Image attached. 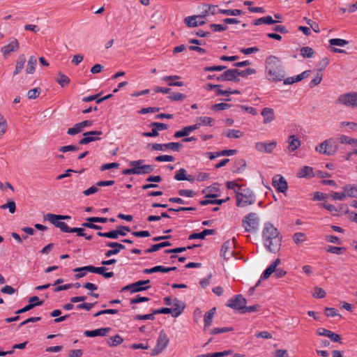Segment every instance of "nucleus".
<instances>
[{
    "label": "nucleus",
    "mask_w": 357,
    "mask_h": 357,
    "mask_svg": "<svg viewBox=\"0 0 357 357\" xmlns=\"http://www.w3.org/2000/svg\"><path fill=\"white\" fill-rule=\"evenodd\" d=\"M262 238L268 251L273 253L279 252L282 245V236L272 223L268 222L264 224Z\"/></svg>",
    "instance_id": "nucleus-1"
},
{
    "label": "nucleus",
    "mask_w": 357,
    "mask_h": 357,
    "mask_svg": "<svg viewBox=\"0 0 357 357\" xmlns=\"http://www.w3.org/2000/svg\"><path fill=\"white\" fill-rule=\"evenodd\" d=\"M265 66L268 80L278 82L285 77V71L279 57L274 55L268 56L266 59Z\"/></svg>",
    "instance_id": "nucleus-2"
},
{
    "label": "nucleus",
    "mask_w": 357,
    "mask_h": 357,
    "mask_svg": "<svg viewBox=\"0 0 357 357\" xmlns=\"http://www.w3.org/2000/svg\"><path fill=\"white\" fill-rule=\"evenodd\" d=\"M235 197L236 199V206L238 207H245L252 205L256 202V195L253 191L248 188H242L239 191H236Z\"/></svg>",
    "instance_id": "nucleus-3"
},
{
    "label": "nucleus",
    "mask_w": 357,
    "mask_h": 357,
    "mask_svg": "<svg viewBox=\"0 0 357 357\" xmlns=\"http://www.w3.org/2000/svg\"><path fill=\"white\" fill-rule=\"evenodd\" d=\"M173 302H174V307L170 308V307H162L159 309L153 310V314H171L173 317H178L183 313L186 305L184 302L179 301L176 298H174L173 299Z\"/></svg>",
    "instance_id": "nucleus-4"
},
{
    "label": "nucleus",
    "mask_w": 357,
    "mask_h": 357,
    "mask_svg": "<svg viewBox=\"0 0 357 357\" xmlns=\"http://www.w3.org/2000/svg\"><path fill=\"white\" fill-rule=\"evenodd\" d=\"M44 220H47L52 223L54 227L59 228L62 232L66 231L70 227L68 225L61 221L66 220H70L71 217L67 215H59L54 213H47L43 216Z\"/></svg>",
    "instance_id": "nucleus-5"
},
{
    "label": "nucleus",
    "mask_w": 357,
    "mask_h": 357,
    "mask_svg": "<svg viewBox=\"0 0 357 357\" xmlns=\"http://www.w3.org/2000/svg\"><path fill=\"white\" fill-rule=\"evenodd\" d=\"M107 268L105 266L96 267L93 265H88L82 267H77L73 269L74 272H81L82 271H89V273L101 275L105 278H111L114 277V272H107Z\"/></svg>",
    "instance_id": "nucleus-6"
},
{
    "label": "nucleus",
    "mask_w": 357,
    "mask_h": 357,
    "mask_svg": "<svg viewBox=\"0 0 357 357\" xmlns=\"http://www.w3.org/2000/svg\"><path fill=\"white\" fill-rule=\"evenodd\" d=\"M243 226L247 232L255 231L259 225V218L255 213H250L242 220Z\"/></svg>",
    "instance_id": "nucleus-7"
},
{
    "label": "nucleus",
    "mask_w": 357,
    "mask_h": 357,
    "mask_svg": "<svg viewBox=\"0 0 357 357\" xmlns=\"http://www.w3.org/2000/svg\"><path fill=\"white\" fill-rule=\"evenodd\" d=\"M336 103L354 108L357 107V91H352L340 95Z\"/></svg>",
    "instance_id": "nucleus-8"
},
{
    "label": "nucleus",
    "mask_w": 357,
    "mask_h": 357,
    "mask_svg": "<svg viewBox=\"0 0 357 357\" xmlns=\"http://www.w3.org/2000/svg\"><path fill=\"white\" fill-rule=\"evenodd\" d=\"M246 304L247 300L243 296L242 294H236L227 301L226 306L242 313Z\"/></svg>",
    "instance_id": "nucleus-9"
},
{
    "label": "nucleus",
    "mask_w": 357,
    "mask_h": 357,
    "mask_svg": "<svg viewBox=\"0 0 357 357\" xmlns=\"http://www.w3.org/2000/svg\"><path fill=\"white\" fill-rule=\"evenodd\" d=\"M183 145L180 142H169L167 144H149L148 148L151 151H165L167 149L179 152Z\"/></svg>",
    "instance_id": "nucleus-10"
},
{
    "label": "nucleus",
    "mask_w": 357,
    "mask_h": 357,
    "mask_svg": "<svg viewBox=\"0 0 357 357\" xmlns=\"http://www.w3.org/2000/svg\"><path fill=\"white\" fill-rule=\"evenodd\" d=\"M169 340L165 333L164 330H162L157 340L155 347L152 349L151 355L152 356H157L160 354L168 345Z\"/></svg>",
    "instance_id": "nucleus-11"
},
{
    "label": "nucleus",
    "mask_w": 357,
    "mask_h": 357,
    "mask_svg": "<svg viewBox=\"0 0 357 357\" xmlns=\"http://www.w3.org/2000/svg\"><path fill=\"white\" fill-rule=\"evenodd\" d=\"M337 149V145H333L332 139H328L317 146L315 150L320 153L330 156L333 155L336 153Z\"/></svg>",
    "instance_id": "nucleus-12"
},
{
    "label": "nucleus",
    "mask_w": 357,
    "mask_h": 357,
    "mask_svg": "<svg viewBox=\"0 0 357 357\" xmlns=\"http://www.w3.org/2000/svg\"><path fill=\"white\" fill-rule=\"evenodd\" d=\"M272 185L278 192L285 193L288 189L287 181L280 174H276L273 177Z\"/></svg>",
    "instance_id": "nucleus-13"
},
{
    "label": "nucleus",
    "mask_w": 357,
    "mask_h": 357,
    "mask_svg": "<svg viewBox=\"0 0 357 357\" xmlns=\"http://www.w3.org/2000/svg\"><path fill=\"white\" fill-rule=\"evenodd\" d=\"M217 80L219 82H239L240 78L236 77V68L227 69L222 74L217 77Z\"/></svg>",
    "instance_id": "nucleus-14"
},
{
    "label": "nucleus",
    "mask_w": 357,
    "mask_h": 357,
    "mask_svg": "<svg viewBox=\"0 0 357 357\" xmlns=\"http://www.w3.org/2000/svg\"><path fill=\"white\" fill-rule=\"evenodd\" d=\"M277 146L276 141L259 142L255 143V149L260 152L266 153H271Z\"/></svg>",
    "instance_id": "nucleus-15"
},
{
    "label": "nucleus",
    "mask_w": 357,
    "mask_h": 357,
    "mask_svg": "<svg viewBox=\"0 0 357 357\" xmlns=\"http://www.w3.org/2000/svg\"><path fill=\"white\" fill-rule=\"evenodd\" d=\"M105 245L107 247L111 248V250H108L105 253L106 257H110L113 255H116L120 252L121 250L126 249V246L118 242L108 241L106 242Z\"/></svg>",
    "instance_id": "nucleus-16"
},
{
    "label": "nucleus",
    "mask_w": 357,
    "mask_h": 357,
    "mask_svg": "<svg viewBox=\"0 0 357 357\" xmlns=\"http://www.w3.org/2000/svg\"><path fill=\"white\" fill-rule=\"evenodd\" d=\"M92 124V121L84 120L80 123L75 124L73 127L68 128L67 133L69 135H75L81 132L83 128L91 126Z\"/></svg>",
    "instance_id": "nucleus-17"
},
{
    "label": "nucleus",
    "mask_w": 357,
    "mask_h": 357,
    "mask_svg": "<svg viewBox=\"0 0 357 357\" xmlns=\"http://www.w3.org/2000/svg\"><path fill=\"white\" fill-rule=\"evenodd\" d=\"M200 128V124L195 123L194 125L188 126L183 127L181 130L176 131L174 134V137L175 138H181L184 137H188L190 132L197 130Z\"/></svg>",
    "instance_id": "nucleus-18"
},
{
    "label": "nucleus",
    "mask_w": 357,
    "mask_h": 357,
    "mask_svg": "<svg viewBox=\"0 0 357 357\" xmlns=\"http://www.w3.org/2000/svg\"><path fill=\"white\" fill-rule=\"evenodd\" d=\"M98 236L112 238V239H117L119 236H126V232H124L118 229L116 227V229H112L107 232L98 231L96 234Z\"/></svg>",
    "instance_id": "nucleus-19"
},
{
    "label": "nucleus",
    "mask_w": 357,
    "mask_h": 357,
    "mask_svg": "<svg viewBox=\"0 0 357 357\" xmlns=\"http://www.w3.org/2000/svg\"><path fill=\"white\" fill-rule=\"evenodd\" d=\"M20 48V44L16 38H13L9 44L4 45L1 47V52L3 56L6 57L11 52L17 51Z\"/></svg>",
    "instance_id": "nucleus-20"
},
{
    "label": "nucleus",
    "mask_w": 357,
    "mask_h": 357,
    "mask_svg": "<svg viewBox=\"0 0 357 357\" xmlns=\"http://www.w3.org/2000/svg\"><path fill=\"white\" fill-rule=\"evenodd\" d=\"M111 330H112V328L109 327L100 328H97V329H94V330H91V331H85L84 332V335L88 337H97V336L104 337V336H106L107 335V333L109 331H111Z\"/></svg>",
    "instance_id": "nucleus-21"
},
{
    "label": "nucleus",
    "mask_w": 357,
    "mask_h": 357,
    "mask_svg": "<svg viewBox=\"0 0 357 357\" xmlns=\"http://www.w3.org/2000/svg\"><path fill=\"white\" fill-rule=\"evenodd\" d=\"M233 243H235L236 242V238H232ZM232 244V242L230 241V240L226 241L222 245L221 250H220V256L221 257H223L225 260H228L229 259L230 256H232L234 255V251H231L229 253V255H227V252L230 250L231 245Z\"/></svg>",
    "instance_id": "nucleus-22"
},
{
    "label": "nucleus",
    "mask_w": 357,
    "mask_h": 357,
    "mask_svg": "<svg viewBox=\"0 0 357 357\" xmlns=\"http://www.w3.org/2000/svg\"><path fill=\"white\" fill-rule=\"evenodd\" d=\"M216 230L214 229H204L202 231L199 233L193 232L188 236L189 240L194 239H201L203 240L208 235H215L216 234Z\"/></svg>",
    "instance_id": "nucleus-23"
},
{
    "label": "nucleus",
    "mask_w": 357,
    "mask_h": 357,
    "mask_svg": "<svg viewBox=\"0 0 357 357\" xmlns=\"http://www.w3.org/2000/svg\"><path fill=\"white\" fill-rule=\"evenodd\" d=\"M144 160H132L129 162V166H134L135 174H146V165H144Z\"/></svg>",
    "instance_id": "nucleus-24"
},
{
    "label": "nucleus",
    "mask_w": 357,
    "mask_h": 357,
    "mask_svg": "<svg viewBox=\"0 0 357 357\" xmlns=\"http://www.w3.org/2000/svg\"><path fill=\"white\" fill-rule=\"evenodd\" d=\"M261 114L264 117L263 122L265 124L272 122L275 119L274 110L272 108L264 107L261 110Z\"/></svg>",
    "instance_id": "nucleus-25"
},
{
    "label": "nucleus",
    "mask_w": 357,
    "mask_h": 357,
    "mask_svg": "<svg viewBox=\"0 0 357 357\" xmlns=\"http://www.w3.org/2000/svg\"><path fill=\"white\" fill-rule=\"evenodd\" d=\"M216 312V307H214L211 308L210 310L207 311L204 317V330L206 331L207 328H208L213 322V319Z\"/></svg>",
    "instance_id": "nucleus-26"
},
{
    "label": "nucleus",
    "mask_w": 357,
    "mask_h": 357,
    "mask_svg": "<svg viewBox=\"0 0 357 357\" xmlns=\"http://www.w3.org/2000/svg\"><path fill=\"white\" fill-rule=\"evenodd\" d=\"M277 22H278V21L275 20H273L272 16L267 15V16H264V17L254 20L252 22V24H253L255 26H259L261 24L272 25V24H276Z\"/></svg>",
    "instance_id": "nucleus-27"
},
{
    "label": "nucleus",
    "mask_w": 357,
    "mask_h": 357,
    "mask_svg": "<svg viewBox=\"0 0 357 357\" xmlns=\"http://www.w3.org/2000/svg\"><path fill=\"white\" fill-rule=\"evenodd\" d=\"M218 6L212 4H203V10L202 14L199 15L200 17H205L208 15H215L218 13Z\"/></svg>",
    "instance_id": "nucleus-28"
},
{
    "label": "nucleus",
    "mask_w": 357,
    "mask_h": 357,
    "mask_svg": "<svg viewBox=\"0 0 357 357\" xmlns=\"http://www.w3.org/2000/svg\"><path fill=\"white\" fill-rule=\"evenodd\" d=\"M26 61V58L24 54H20L17 57L16 61L15 69L13 71V75L15 76L18 75L24 68L25 63Z\"/></svg>",
    "instance_id": "nucleus-29"
},
{
    "label": "nucleus",
    "mask_w": 357,
    "mask_h": 357,
    "mask_svg": "<svg viewBox=\"0 0 357 357\" xmlns=\"http://www.w3.org/2000/svg\"><path fill=\"white\" fill-rule=\"evenodd\" d=\"M102 130H91L89 132H86L83 133V136H85L87 140L88 144L95 142L97 140L101 139V138L98 137V136L102 135Z\"/></svg>",
    "instance_id": "nucleus-30"
},
{
    "label": "nucleus",
    "mask_w": 357,
    "mask_h": 357,
    "mask_svg": "<svg viewBox=\"0 0 357 357\" xmlns=\"http://www.w3.org/2000/svg\"><path fill=\"white\" fill-rule=\"evenodd\" d=\"M298 176L299 178H312L315 176V174L313 173V168L310 166H304L301 169L299 172L298 173Z\"/></svg>",
    "instance_id": "nucleus-31"
},
{
    "label": "nucleus",
    "mask_w": 357,
    "mask_h": 357,
    "mask_svg": "<svg viewBox=\"0 0 357 357\" xmlns=\"http://www.w3.org/2000/svg\"><path fill=\"white\" fill-rule=\"evenodd\" d=\"M288 143V149L290 151H296L301 145V142L299 139L294 135H291L289 137Z\"/></svg>",
    "instance_id": "nucleus-32"
},
{
    "label": "nucleus",
    "mask_w": 357,
    "mask_h": 357,
    "mask_svg": "<svg viewBox=\"0 0 357 357\" xmlns=\"http://www.w3.org/2000/svg\"><path fill=\"white\" fill-rule=\"evenodd\" d=\"M246 167V161L245 159H239L235 161L231 169L233 173H240L245 169Z\"/></svg>",
    "instance_id": "nucleus-33"
},
{
    "label": "nucleus",
    "mask_w": 357,
    "mask_h": 357,
    "mask_svg": "<svg viewBox=\"0 0 357 357\" xmlns=\"http://www.w3.org/2000/svg\"><path fill=\"white\" fill-rule=\"evenodd\" d=\"M55 80L63 88L68 86L70 82V78L61 71L58 73V77Z\"/></svg>",
    "instance_id": "nucleus-34"
},
{
    "label": "nucleus",
    "mask_w": 357,
    "mask_h": 357,
    "mask_svg": "<svg viewBox=\"0 0 357 357\" xmlns=\"http://www.w3.org/2000/svg\"><path fill=\"white\" fill-rule=\"evenodd\" d=\"M218 13L225 15L236 16L245 13L240 9H218Z\"/></svg>",
    "instance_id": "nucleus-35"
},
{
    "label": "nucleus",
    "mask_w": 357,
    "mask_h": 357,
    "mask_svg": "<svg viewBox=\"0 0 357 357\" xmlns=\"http://www.w3.org/2000/svg\"><path fill=\"white\" fill-rule=\"evenodd\" d=\"M37 59L34 56H31L29 61L26 68V72L28 74H33L35 72Z\"/></svg>",
    "instance_id": "nucleus-36"
},
{
    "label": "nucleus",
    "mask_w": 357,
    "mask_h": 357,
    "mask_svg": "<svg viewBox=\"0 0 357 357\" xmlns=\"http://www.w3.org/2000/svg\"><path fill=\"white\" fill-rule=\"evenodd\" d=\"M256 70L255 68H248L245 70H239L236 68V77H247L250 75L255 74Z\"/></svg>",
    "instance_id": "nucleus-37"
},
{
    "label": "nucleus",
    "mask_w": 357,
    "mask_h": 357,
    "mask_svg": "<svg viewBox=\"0 0 357 357\" xmlns=\"http://www.w3.org/2000/svg\"><path fill=\"white\" fill-rule=\"evenodd\" d=\"M197 18H201L199 15L188 16L184 19V23L188 27L197 26Z\"/></svg>",
    "instance_id": "nucleus-38"
},
{
    "label": "nucleus",
    "mask_w": 357,
    "mask_h": 357,
    "mask_svg": "<svg viewBox=\"0 0 357 357\" xmlns=\"http://www.w3.org/2000/svg\"><path fill=\"white\" fill-rule=\"evenodd\" d=\"M328 43L331 47L334 46L344 47L349 44L348 40L341 38H332L329 40Z\"/></svg>",
    "instance_id": "nucleus-39"
},
{
    "label": "nucleus",
    "mask_w": 357,
    "mask_h": 357,
    "mask_svg": "<svg viewBox=\"0 0 357 357\" xmlns=\"http://www.w3.org/2000/svg\"><path fill=\"white\" fill-rule=\"evenodd\" d=\"M132 284V288H133V293L146 291L151 288V286H144L143 283L142 282L141 280H138Z\"/></svg>",
    "instance_id": "nucleus-40"
},
{
    "label": "nucleus",
    "mask_w": 357,
    "mask_h": 357,
    "mask_svg": "<svg viewBox=\"0 0 357 357\" xmlns=\"http://www.w3.org/2000/svg\"><path fill=\"white\" fill-rule=\"evenodd\" d=\"M219 196V193H209L206 195L205 197L212 199V204L220 206L222 204L225 203V200H223V199H216Z\"/></svg>",
    "instance_id": "nucleus-41"
},
{
    "label": "nucleus",
    "mask_w": 357,
    "mask_h": 357,
    "mask_svg": "<svg viewBox=\"0 0 357 357\" xmlns=\"http://www.w3.org/2000/svg\"><path fill=\"white\" fill-rule=\"evenodd\" d=\"M1 209L8 208L10 213H14L16 211V204L13 199H8L7 203L0 206Z\"/></svg>",
    "instance_id": "nucleus-42"
},
{
    "label": "nucleus",
    "mask_w": 357,
    "mask_h": 357,
    "mask_svg": "<svg viewBox=\"0 0 357 357\" xmlns=\"http://www.w3.org/2000/svg\"><path fill=\"white\" fill-rule=\"evenodd\" d=\"M150 128H151V131L150 132H144L142 134L144 137H155L159 135L158 130L157 128H155V126L154 125V123H151L149 126Z\"/></svg>",
    "instance_id": "nucleus-43"
},
{
    "label": "nucleus",
    "mask_w": 357,
    "mask_h": 357,
    "mask_svg": "<svg viewBox=\"0 0 357 357\" xmlns=\"http://www.w3.org/2000/svg\"><path fill=\"white\" fill-rule=\"evenodd\" d=\"M326 252H330V253L341 255L347 250V248L328 245V247L326 248Z\"/></svg>",
    "instance_id": "nucleus-44"
},
{
    "label": "nucleus",
    "mask_w": 357,
    "mask_h": 357,
    "mask_svg": "<svg viewBox=\"0 0 357 357\" xmlns=\"http://www.w3.org/2000/svg\"><path fill=\"white\" fill-rule=\"evenodd\" d=\"M227 137L239 138L243 136V132L239 130L228 129L226 133H223Z\"/></svg>",
    "instance_id": "nucleus-45"
},
{
    "label": "nucleus",
    "mask_w": 357,
    "mask_h": 357,
    "mask_svg": "<svg viewBox=\"0 0 357 357\" xmlns=\"http://www.w3.org/2000/svg\"><path fill=\"white\" fill-rule=\"evenodd\" d=\"M231 107V105L228 104L227 102H220V103H216V104L212 105L211 107V109L213 111H215V112H218V111L229 109Z\"/></svg>",
    "instance_id": "nucleus-46"
},
{
    "label": "nucleus",
    "mask_w": 357,
    "mask_h": 357,
    "mask_svg": "<svg viewBox=\"0 0 357 357\" xmlns=\"http://www.w3.org/2000/svg\"><path fill=\"white\" fill-rule=\"evenodd\" d=\"M197 120L199 121L197 124H200V126L202 125L213 126L215 122V120L213 118L208 116H200L197 118Z\"/></svg>",
    "instance_id": "nucleus-47"
},
{
    "label": "nucleus",
    "mask_w": 357,
    "mask_h": 357,
    "mask_svg": "<svg viewBox=\"0 0 357 357\" xmlns=\"http://www.w3.org/2000/svg\"><path fill=\"white\" fill-rule=\"evenodd\" d=\"M314 54V50L310 47H303L301 49V55L304 58H312Z\"/></svg>",
    "instance_id": "nucleus-48"
},
{
    "label": "nucleus",
    "mask_w": 357,
    "mask_h": 357,
    "mask_svg": "<svg viewBox=\"0 0 357 357\" xmlns=\"http://www.w3.org/2000/svg\"><path fill=\"white\" fill-rule=\"evenodd\" d=\"M340 142L341 144H353L357 147V139L351 138L346 135H341L340 137Z\"/></svg>",
    "instance_id": "nucleus-49"
},
{
    "label": "nucleus",
    "mask_w": 357,
    "mask_h": 357,
    "mask_svg": "<svg viewBox=\"0 0 357 357\" xmlns=\"http://www.w3.org/2000/svg\"><path fill=\"white\" fill-rule=\"evenodd\" d=\"M155 314H153V310H151V313L147 314H136L133 317L135 320H154Z\"/></svg>",
    "instance_id": "nucleus-50"
},
{
    "label": "nucleus",
    "mask_w": 357,
    "mask_h": 357,
    "mask_svg": "<svg viewBox=\"0 0 357 357\" xmlns=\"http://www.w3.org/2000/svg\"><path fill=\"white\" fill-rule=\"evenodd\" d=\"M167 98L171 101H183L186 98V96L181 93H173L167 96Z\"/></svg>",
    "instance_id": "nucleus-51"
},
{
    "label": "nucleus",
    "mask_w": 357,
    "mask_h": 357,
    "mask_svg": "<svg viewBox=\"0 0 357 357\" xmlns=\"http://www.w3.org/2000/svg\"><path fill=\"white\" fill-rule=\"evenodd\" d=\"M43 303L44 301H40L37 296H33L29 298V304H30L33 308L37 306H41Z\"/></svg>",
    "instance_id": "nucleus-52"
},
{
    "label": "nucleus",
    "mask_w": 357,
    "mask_h": 357,
    "mask_svg": "<svg viewBox=\"0 0 357 357\" xmlns=\"http://www.w3.org/2000/svg\"><path fill=\"white\" fill-rule=\"evenodd\" d=\"M80 149L79 146L77 145L70 144L61 146L59 149V151L62 153H66L68 151H77Z\"/></svg>",
    "instance_id": "nucleus-53"
},
{
    "label": "nucleus",
    "mask_w": 357,
    "mask_h": 357,
    "mask_svg": "<svg viewBox=\"0 0 357 357\" xmlns=\"http://www.w3.org/2000/svg\"><path fill=\"white\" fill-rule=\"evenodd\" d=\"M234 329L233 327L214 328L210 332L211 335H218L223 333L231 332Z\"/></svg>",
    "instance_id": "nucleus-54"
},
{
    "label": "nucleus",
    "mask_w": 357,
    "mask_h": 357,
    "mask_svg": "<svg viewBox=\"0 0 357 357\" xmlns=\"http://www.w3.org/2000/svg\"><path fill=\"white\" fill-rule=\"evenodd\" d=\"M330 59L328 57L323 58L321 61L317 64V72L321 73L328 66Z\"/></svg>",
    "instance_id": "nucleus-55"
},
{
    "label": "nucleus",
    "mask_w": 357,
    "mask_h": 357,
    "mask_svg": "<svg viewBox=\"0 0 357 357\" xmlns=\"http://www.w3.org/2000/svg\"><path fill=\"white\" fill-rule=\"evenodd\" d=\"M312 296L317 298H324L326 296V292L322 288L315 287L314 288V293L312 294Z\"/></svg>",
    "instance_id": "nucleus-56"
},
{
    "label": "nucleus",
    "mask_w": 357,
    "mask_h": 357,
    "mask_svg": "<svg viewBox=\"0 0 357 357\" xmlns=\"http://www.w3.org/2000/svg\"><path fill=\"white\" fill-rule=\"evenodd\" d=\"M186 175V169L184 168H181L178 172H176L174 178L178 181H185Z\"/></svg>",
    "instance_id": "nucleus-57"
},
{
    "label": "nucleus",
    "mask_w": 357,
    "mask_h": 357,
    "mask_svg": "<svg viewBox=\"0 0 357 357\" xmlns=\"http://www.w3.org/2000/svg\"><path fill=\"white\" fill-rule=\"evenodd\" d=\"M64 233H76L77 236H85L84 229L81 227H69Z\"/></svg>",
    "instance_id": "nucleus-58"
},
{
    "label": "nucleus",
    "mask_w": 357,
    "mask_h": 357,
    "mask_svg": "<svg viewBox=\"0 0 357 357\" xmlns=\"http://www.w3.org/2000/svg\"><path fill=\"white\" fill-rule=\"evenodd\" d=\"M41 89L40 87H36L33 89H30L27 92V97L29 99H36L40 93Z\"/></svg>",
    "instance_id": "nucleus-59"
},
{
    "label": "nucleus",
    "mask_w": 357,
    "mask_h": 357,
    "mask_svg": "<svg viewBox=\"0 0 357 357\" xmlns=\"http://www.w3.org/2000/svg\"><path fill=\"white\" fill-rule=\"evenodd\" d=\"M178 194L181 197H193L197 192L192 190L181 189L178 190Z\"/></svg>",
    "instance_id": "nucleus-60"
},
{
    "label": "nucleus",
    "mask_w": 357,
    "mask_h": 357,
    "mask_svg": "<svg viewBox=\"0 0 357 357\" xmlns=\"http://www.w3.org/2000/svg\"><path fill=\"white\" fill-rule=\"evenodd\" d=\"M110 340L112 341V342L111 343L110 342H108L109 347H116L121 344L123 342V339L119 334L111 337Z\"/></svg>",
    "instance_id": "nucleus-61"
},
{
    "label": "nucleus",
    "mask_w": 357,
    "mask_h": 357,
    "mask_svg": "<svg viewBox=\"0 0 357 357\" xmlns=\"http://www.w3.org/2000/svg\"><path fill=\"white\" fill-rule=\"evenodd\" d=\"M209 28L212 31H213L215 32H217V31H225L227 30L228 26L227 25H225V24H209Z\"/></svg>",
    "instance_id": "nucleus-62"
},
{
    "label": "nucleus",
    "mask_w": 357,
    "mask_h": 357,
    "mask_svg": "<svg viewBox=\"0 0 357 357\" xmlns=\"http://www.w3.org/2000/svg\"><path fill=\"white\" fill-rule=\"evenodd\" d=\"M226 186L227 189L229 190H234V192L236 193V191H239L241 188L243 187L242 185H238L236 181H227L226 182Z\"/></svg>",
    "instance_id": "nucleus-63"
},
{
    "label": "nucleus",
    "mask_w": 357,
    "mask_h": 357,
    "mask_svg": "<svg viewBox=\"0 0 357 357\" xmlns=\"http://www.w3.org/2000/svg\"><path fill=\"white\" fill-rule=\"evenodd\" d=\"M275 270L270 265L263 271L261 275V280H267Z\"/></svg>",
    "instance_id": "nucleus-64"
}]
</instances>
